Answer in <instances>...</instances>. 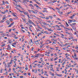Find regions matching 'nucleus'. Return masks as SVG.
Here are the masks:
<instances>
[{"label": "nucleus", "instance_id": "nucleus-1", "mask_svg": "<svg viewBox=\"0 0 78 78\" xmlns=\"http://www.w3.org/2000/svg\"><path fill=\"white\" fill-rule=\"evenodd\" d=\"M28 22L29 23H30V24H33V25H34V26H36V25H35L34 24V23L33 22H32V21H31V20H30L29 19V21H28Z\"/></svg>", "mask_w": 78, "mask_h": 78}, {"label": "nucleus", "instance_id": "nucleus-2", "mask_svg": "<svg viewBox=\"0 0 78 78\" xmlns=\"http://www.w3.org/2000/svg\"><path fill=\"white\" fill-rule=\"evenodd\" d=\"M76 23H73L72 24H70V25L71 27H75V25H76Z\"/></svg>", "mask_w": 78, "mask_h": 78}, {"label": "nucleus", "instance_id": "nucleus-3", "mask_svg": "<svg viewBox=\"0 0 78 78\" xmlns=\"http://www.w3.org/2000/svg\"><path fill=\"white\" fill-rule=\"evenodd\" d=\"M29 12H30H30H32V13H33V14H34V13L36 14V13H37V12H35L34 11H33V10H29Z\"/></svg>", "mask_w": 78, "mask_h": 78}, {"label": "nucleus", "instance_id": "nucleus-4", "mask_svg": "<svg viewBox=\"0 0 78 78\" xmlns=\"http://www.w3.org/2000/svg\"><path fill=\"white\" fill-rule=\"evenodd\" d=\"M6 18H7V17L6 16V15H4V16H3L2 20H4L5 19H6Z\"/></svg>", "mask_w": 78, "mask_h": 78}, {"label": "nucleus", "instance_id": "nucleus-5", "mask_svg": "<svg viewBox=\"0 0 78 78\" xmlns=\"http://www.w3.org/2000/svg\"><path fill=\"white\" fill-rule=\"evenodd\" d=\"M73 20H74V21H73ZM69 20V22H71V23H72V22H76V20Z\"/></svg>", "mask_w": 78, "mask_h": 78}, {"label": "nucleus", "instance_id": "nucleus-6", "mask_svg": "<svg viewBox=\"0 0 78 78\" xmlns=\"http://www.w3.org/2000/svg\"><path fill=\"white\" fill-rule=\"evenodd\" d=\"M6 12H8V10H5L4 12H2V14H5V13H6Z\"/></svg>", "mask_w": 78, "mask_h": 78}, {"label": "nucleus", "instance_id": "nucleus-7", "mask_svg": "<svg viewBox=\"0 0 78 78\" xmlns=\"http://www.w3.org/2000/svg\"><path fill=\"white\" fill-rule=\"evenodd\" d=\"M61 37H62V38H64V35L63 34H61Z\"/></svg>", "mask_w": 78, "mask_h": 78}, {"label": "nucleus", "instance_id": "nucleus-8", "mask_svg": "<svg viewBox=\"0 0 78 78\" xmlns=\"http://www.w3.org/2000/svg\"><path fill=\"white\" fill-rule=\"evenodd\" d=\"M23 13L24 14H25L26 15H27V16H28V12H24Z\"/></svg>", "mask_w": 78, "mask_h": 78}, {"label": "nucleus", "instance_id": "nucleus-9", "mask_svg": "<svg viewBox=\"0 0 78 78\" xmlns=\"http://www.w3.org/2000/svg\"><path fill=\"white\" fill-rule=\"evenodd\" d=\"M66 34H69V35H71V34H72L71 33H70L69 32H66Z\"/></svg>", "mask_w": 78, "mask_h": 78}, {"label": "nucleus", "instance_id": "nucleus-10", "mask_svg": "<svg viewBox=\"0 0 78 78\" xmlns=\"http://www.w3.org/2000/svg\"><path fill=\"white\" fill-rule=\"evenodd\" d=\"M58 12L60 14H62V13H63V12H61V11H59V10H58Z\"/></svg>", "mask_w": 78, "mask_h": 78}, {"label": "nucleus", "instance_id": "nucleus-11", "mask_svg": "<svg viewBox=\"0 0 78 78\" xmlns=\"http://www.w3.org/2000/svg\"><path fill=\"white\" fill-rule=\"evenodd\" d=\"M43 24L44 25H49V24H48L45 23H43Z\"/></svg>", "mask_w": 78, "mask_h": 78}, {"label": "nucleus", "instance_id": "nucleus-12", "mask_svg": "<svg viewBox=\"0 0 78 78\" xmlns=\"http://www.w3.org/2000/svg\"><path fill=\"white\" fill-rule=\"evenodd\" d=\"M9 44H12V41L11 40H9Z\"/></svg>", "mask_w": 78, "mask_h": 78}, {"label": "nucleus", "instance_id": "nucleus-13", "mask_svg": "<svg viewBox=\"0 0 78 78\" xmlns=\"http://www.w3.org/2000/svg\"><path fill=\"white\" fill-rule=\"evenodd\" d=\"M54 34L55 35V36H59V34H57L55 33H54Z\"/></svg>", "mask_w": 78, "mask_h": 78}, {"label": "nucleus", "instance_id": "nucleus-14", "mask_svg": "<svg viewBox=\"0 0 78 78\" xmlns=\"http://www.w3.org/2000/svg\"><path fill=\"white\" fill-rule=\"evenodd\" d=\"M72 28L73 29V30H76V28L75 27H74V26H73V27H72Z\"/></svg>", "mask_w": 78, "mask_h": 78}, {"label": "nucleus", "instance_id": "nucleus-15", "mask_svg": "<svg viewBox=\"0 0 78 78\" xmlns=\"http://www.w3.org/2000/svg\"><path fill=\"white\" fill-rule=\"evenodd\" d=\"M58 76H60V77H61L62 76V75L59 74H58Z\"/></svg>", "mask_w": 78, "mask_h": 78}, {"label": "nucleus", "instance_id": "nucleus-16", "mask_svg": "<svg viewBox=\"0 0 78 78\" xmlns=\"http://www.w3.org/2000/svg\"><path fill=\"white\" fill-rule=\"evenodd\" d=\"M19 7H20L21 9H22V10L23 9V8H22V7H21V6L20 5H19Z\"/></svg>", "mask_w": 78, "mask_h": 78}, {"label": "nucleus", "instance_id": "nucleus-17", "mask_svg": "<svg viewBox=\"0 0 78 78\" xmlns=\"http://www.w3.org/2000/svg\"><path fill=\"white\" fill-rule=\"evenodd\" d=\"M15 6H16L17 7H18L19 6V5H17V4H15Z\"/></svg>", "mask_w": 78, "mask_h": 78}, {"label": "nucleus", "instance_id": "nucleus-18", "mask_svg": "<svg viewBox=\"0 0 78 78\" xmlns=\"http://www.w3.org/2000/svg\"><path fill=\"white\" fill-rule=\"evenodd\" d=\"M21 31L22 32V33H24V32H25V30H24L22 29H21Z\"/></svg>", "mask_w": 78, "mask_h": 78}, {"label": "nucleus", "instance_id": "nucleus-19", "mask_svg": "<svg viewBox=\"0 0 78 78\" xmlns=\"http://www.w3.org/2000/svg\"><path fill=\"white\" fill-rule=\"evenodd\" d=\"M53 41H55V44H56V42H57V40L55 39V40H53Z\"/></svg>", "mask_w": 78, "mask_h": 78}, {"label": "nucleus", "instance_id": "nucleus-20", "mask_svg": "<svg viewBox=\"0 0 78 78\" xmlns=\"http://www.w3.org/2000/svg\"><path fill=\"white\" fill-rule=\"evenodd\" d=\"M44 33H46L47 34H48V32L47 31H44Z\"/></svg>", "mask_w": 78, "mask_h": 78}, {"label": "nucleus", "instance_id": "nucleus-21", "mask_svg": "<svg viewBox=\"0 0 78 78\" xmlns=\"http://www.w3.org/2000/svg\"><path fill=\"white\" fill-rule=\"evenodd\" d=\"M51 75H52V76H55V75H54V74L52 73H51Z\"/></svg>", "mask_w": 78, "mask_h": 78}, {"label": "nucleus", "instance_id": "nucleus-22", "mask_svg": "<svg viewBox=\"0 0 78 78\" xmlns=\"http://www.w3.org/2000/svg\"><path fill=\"white\" fill-rule=\"evenodd\" d=\"M9 63L10 64H12V60H11V62H10Z\"/></svg>", "mask_w": 78, "mask_h": 78}, {"label": "nucleus", "instance_id": "nucleus-23", "mask_svg": "<svg viewBox=\"0 0 78 78\" xmlns=\"http://www.w3.org/2000/svg\"><path fill=\"white\" fill-rule=\"evenodd\" d=\"M70 13H72V11H70V12H67L68 14H70Z\"/></svg>", "mask_w": 78, "mask_h": 78}, {"label": "nucleus", "instance_id": "nucleus-24", "mask_svg": "<svg viewBox=\"0 0 78 78\" xmlns=\"http://www.w3.org/2000/svg\"><path fill=\"white\" fill-rule=\"evenodd\" d=\"M43 27L44 28H45V29H46V28H47V27L45 26H43Z\"/></svg>", "mask_w": 78, "mask_h": 78}, {"label": "nucleus", "instance_id": "nucleus-25", "mask_svg": "<svg viewBox=\"0 0 78 78\" xmlns=\"http://www.w3.org/2000/svg\"><path fill=\"white\" fill-rule=\"evenodd\" d=\"M74 57H76V53H74Z\"/></svg>", "mask_w": 78, "mask_h": 78}, {"label": "nucleus", "instance_id": "nucleus-26", "mask_svg": "<svg viewBox=\"0 0 78 78\" xmlns=\"http://www.w3.org/2000/svg\"><path fill=\"white\" fill-rule=\"evenodd\" d=\"M50 59H51V61H53V58H51Z\"/></svg>", "mask_w": 78, "mask_h": 78}, {"label": "nucleus", "instance_id": "nucleus-27", "mask_svg": "<svg viewBox=\"0 0 78 78\" xmlns=\"http://www.w3.org/2000/svg\"><path fill=\"white\" fill-rule=\"evenodd\" d=\"M4 46H5V44H2L1 46V47H4Z\"/></svg>", "mask_w": 78, "mask_h": 78}, {"label": "nucleus", "instance_id": "nucleus-28", "mask_svg": "<svg viewBox=\"0 0 78 78\" xmlns=\"http://www.w3.org/2000/svg\"><path fill=\"white\" fill-rule=\"evenodd\" d=\"M11 68H9V72H11Z\"/></svg>", "mask_w": 78, "mask_h": 78}, {"label": "nucleus", "instance_id": "nucleus-29", "mask_svg": "<svg viewBox=\"0 0 78 78\" xmlns=\"http://www.w3.org/2000/svg\"><path fill=\"white\" fill-rule=\"evenodd\" d=\"M9 20L11 21V22H12V19L11 18H10L9 19Z\"/></svg>", "mask_w": 78, "mask_h": 78}, {"label": "nucleus", "instance_id": "nucleus-30", "mask_svg": "<svg viewBox=\"0 0 78 78\" xmlns=\"http://www.w3.org/2000/svg\"><path fill=\"white\" fill-rule=\"evenodd\" d=\"M44 45L43 44L41 46H40V48H42V47H43L44 46Z\"/></svg>", "mask_w": 78, "mask_h": 78}, {"label": "nucleus", "instance_id": "nucleus-31", "mask_svg": "<svg viewBox=\"0 0 78 78\" xmlns=\"http://www.w3.org/2000/svg\"><path fill=\"white\" fill-rule=\"evenodd\" d=\"M70 19H73V17L72 16H70Z\"/></svg>", "mask_w": 78, "mask_h": 78}, {"label": "nucleus", "instance_id": "nucleus-32", "mask_svg": "<svg viewBox=\"0 0 78 78\" xmlns=\"http://www.w3.org/2000/svg\"><path fill=\"white\" fill-rule=\"evenodd\" d=\"M2 2L3 3H2V5H5V3H5V2L4 1H3Z\"/></svg>", "mask_w": 78, "mask_h": 78}, {"label": "nucleus", "instance_id": "nucleus-33", "mask_svg": "<svg viewBox=\"0 0 78 78\" xmlns=\"http://www.w3.org/2000/svg\"><path fill=\"white\" fill-rule=\"evenodd\" d=\"M45 19H46V20H48V19H49V17H46Z\"/></svg>", "mask_w": 78, "mask_h": 78}, {"label": "nucleus", "instance_id": "nucleus-34", "mask_svg": "<svg viewBox=\"0 0 78 78\" xmlns=\"http://www.w3.org/2000/svg\"><path fill=\"white\" fill-rule=\"evenodd\" d=\"M75 15H76V14H73V16H72L73 17H74V16H75Z\"/></svg>", "mask_w": 78, "mask_h": 78}, {"label": "nucleus", "instance_id": "nucleus-35", "mask_svg": "<svg viewBox=\"0 0 78 78\" xmlns=\"http://www.w3.org/2000/svg\"><path fill=\"white\" fill-rule=\"evenodd\" d=\"M35 2H36L37 3V4H39V5H41V4H39V3L36 2H37V1L36 0H35Z\"/></svg>", "mask_w": 78, "mask_h": 78}, {"label": "nucleus", "instance_id": "nucleus-36", "mask_svg": "<svg viewBox=\"0 0 78 78\" xmlns=\"http://www.w3.org/2000/svg\"><path fill=\"white\" fill-rule=\"evenodd\" d=\"M62 49H63L64 50H66V49H67V48H63Z\"/></svg>", "mask_w": 78, "mask_h": 78}, {"label": "nucleus", "instance_id": "nucleus-37", "mask_svg": "<svg viewBox=\"0 0 78 78\" xmlns=\"http://www.w3.org/2000/svg\"><path fill=\"white\" fill-rule=\"evenodd\" d=\"M49 48H50V49H51V50H54V48H53L50 47Z\"/></svg>", "mask_w": 78, "mask_h": 78}, {"label": "nucleus", "instance_id": "nucleus-38", "mask_svg": "<svg viewBox=\"0 0 78 78\" xmlns=\"http://www.w3.org/2000/svg\"><path fill=\"white\" fill-rule=\"evenodd\" d=\"M19 11H20V12H23V11H21L20 10H19Z\"/></svg>", "mask_w": 78, "mask_h": 78}, {"label": "nucleus", "instance_id": "nucleus-39", "mask_svg": "<svg viewBox=\"0 0 78 78\" xmlns=\"http://www.w3.org/2000/svg\"><path fill=\"white\" fill-rule=\"evenodd\" d=\"M46 30H47L48 31H49L50 30V29H49L47 27H46Z\"/></svg>", "mask_w": 78, "mask_h": 78}, {"label": "nucleus", "instance_id": "nucleus-40", "mask_svg": "<svg viewBox=\"0 0 78 78\" xmlns=\"http://www.w3.org/2000/svg\"><path fill=\"white\" fill-rule=\"evenodd\" d=\"M5 3L6 4H8V3H9L8 2H7V1H6L5 2Z\"/></svg>", "mask_w": 78, "mask_h": 78}, {"label": "nucleus", "instance_id": "nucleus-41", "mask_svg": "<svg viewBox=\"0 0 78 78\" xmlns=\"http://www.w3.org/2000/svg\"><path fill=\"white\" fill-rule=\"evenodd\" d=\"M33 49H34V48L33 47L31 48V51H33Z\"/></svg>", "mask_w": 78, "mask_h": 78}, {"label": "nucleus", "instance_id": "nucleus-42", "mask_svg": "<svg viewBox=\"0 0 78 78\" xmlns=\"http://www.w3.org/2000/svg\"><path fill=\"white\" fill-rule=\"evenodd\" d=\"M57 30H62V29H61V28H59V29H58Z\"/></svg>", "mask_w": 78, "mask_h": 78}, {"label": "nucleus", "instance_id": "nucleus-43", "mask_svg": "<svg viewBox=\"0 0 78 78\" xmlns=\"http://www.w3.org/2000/svg\"><path fill=\"white\" fill-rule=\"evenodd\" d=\"M42 9L43 10H45V9H47L46 8H43Z\"/></svg>", "mask_w": 78, "mask_h": 78}, {"label": "nucleus", "instance_id": "nucleus-44", "mask_svg": "<svg viewBox=\"0 0 78 78\" xmlns=\"http://www.w3.org/2000/svg\"><path fill=\"white\" fill-rule=\"evenodd\" d=\"M11 67V66H9V65H8V66H7V68H9V67Z\"/></svg>", "mask_w": 78, "mask_h": 78}, {"label": "nucleus", "instance_id": "nucleus-45", "mask_svg": "<svg viewBox=\"0 0 78 78\" xmlns=\"http://www.w3.org/2000/svg\"><path fill=\"white\" fill-rule=\"evenodd\" d=\"M66 25H67L68 27H69V24H68L67 23V22L66 23Z\"/></svg>", "mask_w": 78, "mask_h": 78}, {"label": "nucleus", "instance_id": "nucleus-46", "mask_svg": "<svg viewBox=\"0 0 78 78\" xmlns=\"http://www.w3.org/2000/svg\"><path fill=\"white\" fill-rule=\"evenodd\" d=\"M2 71H3V69H1V73H2Z\"/></svg>", "mask_w": 78, "mask_h": 78}, {"label": "nucleus", "instance_id": "nucleus-47", "mask_svg": "<svg viewBox=\"0 0 78 78\" xmlns=\"http://www.w3.org/2000/svg\"><path fill=\"white\" fill-rule=\"evenodd\" d=\"M28 75H29V76H30V75H31V74L30 73H28Z\"/></svg>", "mask_w": 78, "mask_h": 78}, {"label": "nucleus", "instance_id": "nucleus-48", "mask_svg": "<svg viewBox=\"0 0 78 78\" xmlns=\"http://www.w3.org/2000/svg\"><path fill=\"white\" fill-rule=\"evenodd\" d=\"M13 16H14V17H17V16L16 15H15V14H13Z\"/></svg>", "mask_w": 78, "mask_h": 78}, {"label": "nucleus", "instance_id": "nucleus-49", "mask_svg": "<svg viewBox=\"0 0 78 78\" xmlns=\"http://www.w3.org/2000/svg\"><path fill=\"white\" fill-rule=\"evenodd\" d=\"M9 21V20H7L6 21V23H8Z\"/></svg>", "mask_w": 78, "mask_h": 78}, {"label": "nucleus", "instance_id": "nucleus-50", "mask_svg": "<svg viewBox=\"0 0 78 78\" xmlns=\"http://www.w3.org/2000/svg\"><path fill=\"white\" fill-rule=\"evenodd\" d=\"M50 8V9H53V10H55V9H54L52 8Z\"/></svg>", "mask_w": 78, "mask_h": 78}, {"label": "nucleus", "instance_id": "nucleus-51", "mask_svg": "<svg viewBox=\"0 0 78 78\" xmlns=\"http://www.w3.org/2000/svg\"><path fill=\"white\" fill-rule=\"evenodd\" d=\"M72 50L74 52H75V50H73V49H72Z\"/></svg>", "mask_w": 78, "mask_h": 78}, {"label": "nucleus", "instance_id": "nucleus-52", "mask_svg": "<svg viewBox=\"0 0 78 78\" xmlns=\"http://www.w3.org/2000/svg\"><path fill=\"white\" fill-rule=\"evenodd\" d=\"M10 49V48H7V50H9Z\"/></svg>", "mask_w": 78, "mask_h": 78}, {"label": "nucleus", "instance_id": "nucleus-53", "mask_svg": "<svg viewBox=\"0 0 78 78\" xmlns=\"http://www.w3.org/2000/svg\"><path fill=\"white\" fill-rule=\"evenodd\" d=\"M49 17H50V18H53V16H49Z\"/></svg>", "mask_w": 78, "mask_h": 78}, {"label": "nucleus", "instance_id": "nucleus-54", "mask_svg": "<svg viewBox=\"0 0 78 78\" xmlns=\"http://www.w3.org/2000/svg\"><path fill=\"white\" fill-rule=\"evenodd\" d=\"M20 78H23V76H20Z\"/></svg>", "mask_w": 78, "mask_h": 78}, {"label": "nucleus", "instance_id": "nucleus-55", "mask_svg": "<svg viewBox=\"0 0 78 78\" xmlns=\"http://www.w3.org/2000/svg\"><path fill=\"white\" fill-rule=\"evenodd\" d=\"M32 16L34 17H36V16H35V15H33Z\"/></svg>", "mask_w": 78, "mask_h": 78}, {"label": "nucleus", "instance_id": "nucleus-56", "mask_svg": "<svg viewBox=\"0 0 78 78\" xmlns=\"http://www.w3.org/2000/svg\"><path fill=\"white\" fill-rule=\"evenodd\" d=\"M46 47H47V48H50L49 47H48V46H46Z\"/></svg>", "mask_w": 78, "mask_h": 78}, {"label": "nucleus", "instance_id": "nucleus-57", "mask_svg": "<svg viewBox=\"0 0 78 78\" xmlns=\"http://www.w3.org/2000/svg\"><path fill=\"white\" fill-rule=\"evenodd\" d=\"M49 31H53V30H50Z\"/></svg>", "mask_w": 78, "mask_h": 78}, {"label": "nucleus", "instance_id": "nucleus-58", "mask_svg": "<svg viewBox=\"0 0 78 78\" xmlns=\"http://www.w3.org/2000/svg\"><path fill=\"white\" fill-rule=\"evenodd\" d=\"M74 59H76V60H77L78 59V58H74Z\"/></svg>", "mask_w": 78, "mask_h": 78}, {"label": "nucleus", "instance_id": "nucleus-59", "mask_svg": "<svg viewBox=\"0 0 78 78\" xmlns=\"http://www.w3.org/2000/svg\"><path fill=\"white\" fill-rule=\"evenodd\" d=\"M10 63H8V64L7 65L8 66H9V65H10Z\"/></svg>", "mask_w": 78, "mask_h": 78}, {"label": "nucleus", "instance_id": "nucleus-60", "mask_svg": "<svg viewBox=\"0 0 78 78\" xmlns=\"http://www.w3.org/2000/svg\"><path fill=\"white\" fill-rule=\"evenodd\" d=\"M25 70H27L28 69V68H25Z\"/></svg>", "mask_w": 78, "mask_h": 78}, {"label": "nucleus", "instance_id": "nucleus-61", "mask_svg": "<svg viewBox=\"0 0 78 78\" xmlns=\"http://www.w3.org/2000/svg\"><path fill=\"white\" fill-rule=\"evenodd\" d=\"M61 27H64V26L62 25V24H61L60 26Z\"/></svg>", "mask_w": 78, "mask_h": 78}, {"label": "nucleus", "instance_id": "nucleus-62", "mask_svg": "<svg viewBox=\"0 0 78 78\" xmlns=\"http://www.w3.org/2000/svg\"><path fill=\"white\" fill-rule=\"evenodd\" d=\"M61 62V59H59L58 62Z\"/></svg>", "mask_w": 78, "mask_h": 78}, {"label": "nucleus", "instance_id": "nucleus-63", "mask_svg": "<svg viewBox=\"0 0 78 78\" xmlns=\"http://www.w3.org/2000/svg\"><path fill=\"white\" fill-rule=\"evenodd\" d=\"M57 20H60V19L59 18H58Z\"/></svg>", "mask_w": 78, "mask_h": 78}, {"label": "nucleus", "instance_id": "nucleus-64", "mask_svg": "<svg viewBox=\"0 0 78 78\" xmlns=\"http://www.w3.org/2000/svg\"><path fill=\"white\" fill-rule=\"evenodd\" d=\"M30 42H32V43H33V41H32V39H30Z\"/></svg>", "mask_w": 78, "mask_h": 78}]
</instances>
